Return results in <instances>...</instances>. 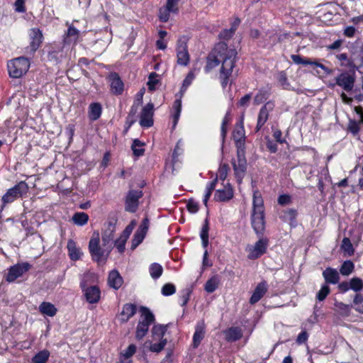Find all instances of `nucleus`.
<instances>
[{
	"instance_id": "nucleus-57",
	"label": "nucleus",
	"mask_w": 363,
	"mask_h": 363,
	"mask_svg": "<svg viewBox=\"0 0 363 363\" xmlns=\"http://www.w3.org/2000/svg\"><path fill=\"white\" fill-rule=\"evenodd\" d=\"M194 79V74L190 72L188 74V75L186 77V78L183 81V84L181 89V92H184L186 89V88L191 84Z\"/></svg>"
},
{
	"instance_id": "nucleus-14",
	"label": "nucleus",
	"mask_w": 363,
	"mask_h": 363,
	"mask_svg": "<svg viewBox=\"0 0 363 363\" xmlns=\"http://www.w3.org/2000/svg\"><path fill=\"white\" fill-rule=\"evenodd\" d=\"M136 225V221L133 220L125 227L120 237L113 241V247H116L120 253H123L125 249V243Z\"/></svg>"
},
{
	"instance_id": "nucleus-12",
	"label": "nucleus",
	"mask_w": 363,
	"mask_h": 363,
	"mask_svg": "<svg viewBox=\"0 0 363 363\" xmlns=\"http://www.w3.org/2000/svg\"><path fill=\"white\" fill-rule=\"evenodd\" d=\"M188 38L182 36L177 40V64L182 66H186L189 62V54L187 49Z\"/></svg>"
},
{
	"instance_id": "nucleus-5",
	"label": "nucleus",
	"mask_w": 363,
	"mask_h": 363,
	"mask_svg": "<svg viewBox=\"0 0 363 363\" xmlns=\"http://www.w3.org/2000/svg\"><path fill=\"white\" fill-rule=\"evenodd\" d=\"M7 67L10 77L19 78L28 72L30 62L27 57H19L11 60Z\"/></svg>"
},
{
	"instance_id": "nucleus-32",
	"label": "nucleus",
	"mask_w": 363,
	"mask_h": 363,
	"mask_svg": "<svg viewBox=\"0 0 363 363\" xmlns=\"http://www.w3.org/2000/svg\"><path fill=\"white\" fill-rule=\"evenodd\" d=\"M208 232H209V222L208 219L206 218L202 225L200 233V237L202 241V246L206 250L208 245Z\"/></svg>"
},
{
	"instance_id": "nucleus-56",
	"label": "nucleus",
	"mask_w": 363,
	"mask_h": 363,
	"mask_svg": "<svg viewBox=\"0 0 363 363\" xmlns=\"http://www.w3.org/2000/svg\"><path fill=\"white\" fill-rule=\"evenodd\" d=\"M229 167L228 165L224 164L221 165L218 169V177L220 180L224 181L228 175Z\"/></svg>"
},
{
	"instance_id": "nucleus-48",
	"label": "nucleus",
	"mask_w": 363,
	"mask_h": 363,
	"mask_svg": "<svg viewBox=\"0 0 363 363\" xmlns=\"http://www.w3.org/2000/svg\"><path fill=\"white\" fill-rule=\"evenodd\" d=\"M330 289L329 286L327 284H324L322 286L321 289L317 293L316 298L319 301H322L325 300V298L330 294Z\"/></svg>"
},
{
	"instance_id": "nucleus-41",
	"label": "nucleus",
	"mask_w": 363,
	"mask_h": 363,
	"mask_svg": "<svg viewBox=\"0 0 363 363\" xmlns=\"http://www.w3.org/2000/svg\"><path fill=\"white\" fill-rule=\"evenodd\" d=\"M297 211L294 208L288 209L284 212V218L290 222L291 226H295L296 222Z\"/></svg>"
},
{
	"instance_id": "nucleus-26",
	"label": "nucleus",
	"mask_w": 363,
	"mask_h": 363,
	"mask_svg": "<svg viewBox=\"0 0 363 363\" xmlns=\"http://www.w3.org/2000/svg\"><path fill=\"white\" fill-rule=\"evenodd\" d=\"M137 311L136 306L132 303H126L123 306L122 311L120 314L121 321L126 323L131 317H133Z\"/></svg>"
},
{
	"instance_id": "nucleus-54",
	"label": "nucleus",
	"mask_w": 363,
	"mask_h": 363,
	"mask_svg": "<svg viewBox=\"0 0 363 363\" xmlns=\"http://www.w3.org/2000/svg\"><path fill=\"white\" fill-rule=\"evenodd\" d=\"M179 0H167L166 7L168 11L176 13L178 12V2Z\"/></svg>"
},
{
	"instance_id": "nucleus-64",
	"label": "nucleus",
	"mask_w": 363,
	"mask_h": 363,
	"mask_svg": "<svg viewBox=\"0 0 363 363\" xmlns=\"http://www.w3.org/2000/svg\"><path fill=\"white\" fill-rule=\"evenodd\" d=\"M60 52H62V50H60V48L55 50V49H54V48H52V50L49 51V52H48L49 60L57 61L58 60V54Z\"/></svg>"
},
{
	"instance_id": "nucleus-7",
	"label": "nucleus",
	"mask_w": 363,
	"mask_h": 363,
	"mask_svg": "<svg viewBox=\"0 0 363 363\" xmlns=\"http://www.w3.org/2000/svg\"><path fill=\"white\" fill-rule=\"evenodd\" d=\"M117 222L118 217L115 213H113L108 216L106 222L104 223L101 233V240L102 242H104L105 245H113V240L114 233L116 229Z\"/></svg>"
},
{
	"instance_id": "nucleus-35",
	"label": "nucleus",
	"mask_w": 363,
	"mask_h": 363,
	"mask_svg": "<svg viewBox=\"0 0 363 363\" xmlns=\"http://www.w3.org/2000/svg\"><path fill=\"white\" fill-rule=\"evenodd\" d=\"M50 353L48 350H43L35 354L32 358V363H46Z\"/></svg>"
},
{
	"instance_id": "nucleus-43",
	"label": "nucleus",
	"mask_w": 363,
	"mask_h": 363,
	"mask_svg": "<svg viewBox=\"0 0 363 363\" xmlns=\"http://www.w3.org/2000/svg\"><path fill=\"white\" fill-rule=\"evenodd\" d=\"M335 306L336 308L337 311L341 315L344 316H347L350 311V307L349 305L345 304L342 302H335Z\"/></svg>"
},
{
	"instance_id": "nucleus-31",
	"label": "nucleus",
	"mask_w": 363,
	"mask_h": 363,
	"mask_svg": "<svg viewBox=\"0 0 363 363\" xmlns=\"http://www.w3.org/2000/svg\"><path fill=\"white\" fill-rule=\"evenodd\" d=\"M220 277L218 275H214L210 278L205 284L204 289L208 293H213L215 291L220 284Z\"/></svg>"
},
{
	"instance_id": "nucleus-3",
	"label": "nucleus",
	"mask_w": 363,
	"mask_h": 363,
	"mask_svg": "<svg viewBox=\"0 0 363 363\" xmlns=\"http://www.w3.org/2000/svg\"><path fill=\"white\" fill-rule=\"evenodd\" d=\"M237 52L233 49L223 51L220 77L221 79V85L225 88L228 83V78L230 76L235 64V57Z\"/></svg>"
},
{
	"instance_id": "nucleus-34",
	"label": "nucleus",
	"mask_w": 363,
	"mask_h": 363,
	"mask_svg": "<svg viewBox=\"0 0 363 363\" xmlns=\"http://www.w3.org/2000/svg\"><path fill=\"white\" fill-rule=\"evenodd\" d=\"M39 311L41 313L52 317L57 313V308L55 306L48 302H43L39 306Z\"/></svg>"
},
{
	"instance_id": "nucleus-2",
	"label": "nucleus",
	"mask_w": 363,
	"mask_h": 363,
	"mask_svg": "<svg viewBox=\"0 0 363 363\" xmlns=\"http://www.w3.org/2000/svg\"><path fill=\"white\" fill-rule=\"evenodd\" d=\"M112 249L113 245H105L104 242L101 247L99 234H93L89 242V250L94 261L98 263L106 261Z\"/></svg>"
},
{
	"instance_id": "nucleus-4",
	"label": "nucleus",
	"mask_w": 363,
	"mask_h": 363,
	"mask_svg": "<svg viewBox=\"0 0 363 363\" xmlns=\"http://www.w3.org/2000/svg\"><path fill=\"white\" fill-rule=\"evenodd\" d=\"M140 311L141 315L135 332V337L137 340H141L145 336L150 325L155 321V315L149 308L141 306Z\"/></svg>"
},
{
	"instance_id": "nucleus-1",
	"label": "nucleus",
	"mask_w": 363,
	"mask_h": 363,
	"mask_svg": "<svg viewBox=\"0 0 363 363\" xmlns=\"http://www.w3.org/2000/svg\"><path fill=\"white\" fill-rule=\"evenodd\" d=\"M252 224L258 240L251 248V259H257L267 252L269 239L264 236L265 230L264 201L258 191L253 194V215Z\"/></svg>"
},
{
	"instance_id": "nucleus-10",
	"label": "nucleus",
	"mask_w": 363,
	"mask_h": 363,
	"mask_svg": "<svg viewBox=\"0 0 363 363\" xmlns=\"http://www.w3.org/2000/svg\"><path fill=\"white\" fill-rule=\"evenodd\" d=\"M29 38L30 44L26 48V52L30 56H33L43 43V35L39 28H33L30 30Z\"/></svg>"
},
{
	"instance_id": "nucleus-29",
	"label": "nucleus",
	"mask_w": 363,
	"mask_h": 363,
	"mask_svg": "<svg viewBox=\"0 0 363 363\" xmlns=\"http://www.w3.org/2000/svg\"><path fill=\"white\" fill-rule=\"evenodd\" d=\"M102 107L99 103H91L89 106L88 115L91 121H94L99 119L101 115Z\"/></svg>"
},
{
	"instance_id": "nucleus-33",
	"label": "nucleus",
	"mask_w": 363,
	"mask_h": 363,
	"mask_svg": "<svg viewBox=\"0 0 363 363\" xmlns=\"http://www.w3.org/2000/svg\"><path fill=\"white\" fill-rule=\"evenodd\" d=\"M67 249L69 251V255L72 260H78L81 257V252L79 248L77 247L75 242L69 240L67 242Z\"/></svg>"
},
{
	"instance_id": "nucleus-50",
	"label": "nucleus",
	"mask_w": 363,
	"mask_h": 363,
	"mask_svg": "<svg viewBox=\"0 0 363 363\" xmlns=\"http://www.w3.org/2000/svg\"><path fill=\"white\" fill-rule=\"evenodd\" d=\"M167 328L162 325H156L152 329V333L154 336L162 338L166 333Z\"/></svg>"
},
{
	"instance_id": "nucleus-6",
	"label": "nucleus",
	"mask_w": 363,
	"mask_h": 363,
	"mask_svg": "<svg viewBox=\"0 0 363 363\" xmlns=\"http://www.w3.org/2000/svg\"><path fill=\"white\" fill-rule=\"evenodd\" d=\"M28 190V186L25 182H21L13 187L9 189L6 193L2 196V205L1 211L7 204L13 202L16 199L21 197L23 194H26Z\"/></svg>"
},
{
	"instance_id": "nucleus-39",
	"label": "nucleus",
	"mask_w": 363,
	"mask_h": 363,
	"mask_svg": "<svg viewBox=\"0 0 363 363\" xmlns=\"http://www.w3.org/2000/svg\"><path fill=\"white\" fill-rule=\"evenodd\" d=\"M72 220L77 225H84L89 220V216L84 212H79L74 214Z\"/></svg>"
},
{
	"instance_id": "nucleus-36",
	"label": "nucleus",
	"mask_w": 363,
	"mask_h": 363,
	"mask_svg": "<svg viewBox=\"0 0 363 363\" xmlns=\"http://www.w3.org/2000/svg\"><path fill=\"white\" fill-rule=\"evenodd\" d=\"M173 109H174V114H173V125L172 128H175L178 121L179 119L180 113L182 111V100L181 99H177L174 101L173 104Z\"/></svg>"
},
{
	"instance_id": "nucleus-13",
	"label": "nucleus",
	"mask_w": 363,
	"mask_h": 363,
	"mask_svg": "<svg viewBox=\"0 0 363 363\" xmlns=\"http://www.w3.org/2000/svg\"><path fill=\"white\" fill-rule=\"evenodd\" d=\"M30 267L31 265L28 262L18 263L11 266L6 276V281L9 283L13 282L16 279L23 277Z\"/></svg>"
},
{
	"instance_id": "nucleus-16",
	"label": "nucleus",
	"mask_w": 363,
	"mask_h": 363,
	"mask_svg": "<svg viewBox=\"0 0 363 363\" xmlns=\"http://www.w3.org/2000/svg\"><path fill=\"white\" fill-rule=\"evenodd\" d=\"M149 219L147 217L143 220L133 235L131 245L132 249L136 248L143 241L149 228Z\"/></svg>"
},
{
	"instance_id": "nucleus-44",
	"label": "nucleus",
	"mask_w": 363,
	"mask_h": 363,
	"mask_svg": "<svg viewBox=\"0 0 363 363\" xmlns=\"http://www.w3.org/2000/svg\"><path fill=\"white\" fill-rule=\"evenodd\" d=\"M277 79L280 85L284 89L289 90L291 89V85L288 81L286 74L282 71L278 74Z\"/></svg>"
},
{
	"instance_id": "nucleus-37",
	"label": "nucleus",
	"mask_w": 363,
	"mask_h": 363,
	"mask_svg": "<svg viewBox=\"0 0 363 363\" xmlns=\"http://www.w3.org/2000/svg\"><path fill=\"white\" fill-rule=\"evenodd\" d=\"M145 145L144 143H142L138 139H135L131 145V149L133 150L134 156L138 157L144 155L145 149L143 146Z\"/></svg>"
},
{
	"instance_id": "nucleus-60",
	"label": "nucleus",
	"mask_w": 363,
	"mask_h": 363,
	"mask_svg": "<svg viewBox=\"0 0 363 363\" xmlns=\"http://www.w3.org/2000/svg\"><path fill=\"white\" fill-rule=\"evenodd\" d=\"M169 13H172L170 11H168L167 7L164 10H160V20L162 22H167L169 19Z\"/></svg>"
},
{
	"instance_id": "nucleus-40",
	"label": "nucleus",
	"mask_w": 363,
	"mask_h": 363,
	"mask_svg": "<svg viewBox=\"0 0 363 363\" xmlns=\"http://www.w3.org/2000/svg\"><path fill=\"white\" fill-rule=\"evenodd\" d=\"M354 269V263L350 260H347L342 264L340 268V272L343 276H349L350 274L352 273Z\"/></svg>"
},
{
	"instance_id": "nucleus-8",
	"label": "nucleus",
	"mask_w": 363,
	"mask_h": 363,
	"mask_svg": "<svg viewBox=\"0 0 363 363\" xmlns=\"http://www.w3.org/2000/svg\"><path fill=\"white\" fill-rule=\"evenodd\" d=\"M233 169L238 182L240 183L245 174L247 170V160L245 155L244 148H242V143L239 142L237 150V160L233 162Z\"/></svg>"
},
{
	"instance_id": "nucleus-22",
	"label": "nucleus",
	"mask_w": 363,
	"mask_h": 363,
	"mask_svg": "<svg viewBox=\"0 0 363 363\" xmlns=\"http://www.w3.org/2000/svg\"><path fill=\"white\" fill-rule=\"evenodd\" d=\"M233 196V189L228 184V186H225L223 189L216 190L214 199L218 201H227L231 199Z\"/></svg>"
},
{
	"instance_id": "nucleus-19",
	"label": "nucleus",
	"mask_w": 363,
	"mask_h": 363,
	"mask_svg": "<svg viewBox=\"0 0 363 363\" xmlns=\"http://www.w3.org/2000/svg\"><path fill=\"white\" fill-rule=\"evenodd\" d=\"M291 58L293 60V62L296 65H313L316 67L321 68L325 74L331 73V69L325 67L324 65L320 63L317 60H312L310 58H303L299 55H291Z\"/></svg>"
},
{
	"instance_id": "nucleus-27",
	"label": "nucleus",
	"mask_w": 363,
	"mask_h": 363,
	"mask_svg": "<svg viewBox=\"0 0 363 363\" xmlns=\"http://www.w3.org/2000/svg\"><path fill=\"white\" fill-rule=\"evenodd\" d=\"M205 325L203 322L199 323L195 329L193 336V347L196 348L204 337Z\"/></svg>"
},
{
	"instance_id": "nucleus-38",
	"label": "nucleus",
	"mask_w": 363,
	"mask_h": 363,
	"mask_svg": "<svg viewBox=\"0 0 363 363\" xmlns=\"http://www.w3.org/2000/svg\"><path fill=\"white\" fill-rule=\"evenodd\" d=\"M149 272L153 279H157L162 274L163 267L158 263H152L149 267Z\"/></svg>"
},
{
	"instance_id": "nucleus-24",
	"label": "nucleus",
	"mask_w": 363,
	"mask_h": 363,
	"mask_svg": "<svg viewBox=\"0 0 363 363\" xmlns=\"http://www.w3.org/2000/svg\"><path fill=\"white\" fill-rule=\"evenodd\" d=\"M79 38V30L73 26H69L64 38V43L75 45Z\"/></svg>"
},
{
	"instance_id": "nucleus-52",
	"label": "nucleus",
	"mask_w": 363,
	"mask_h": 363,
	"mask_svg": "<svg viewBox=\"0 0 363 363\" xmlns=\"http://www.w3.org/2000/svg\"><path fill=\"white\" fill-rule=\"evenodd\" d=\"M230 111H228L226 113L224 118L223 119V121H222V124H221V135L223 137V139L225 138L226 133H227L226 125L230 122V121L231 119L230 117Z\"/></svg>"
},
{
	"instance_id": "nucleus-20",
	"label": "nucleus",
	"mask_w": 363,
	"mask_h": 363,
	"mask_svg": "<svg viewBox=\"0 0 363 363\" xmlns=\"http://www.w3.org/2000/svg\"><path fill=\"white\" fill-rule=\"evenodd\" d=\"M274 104L272 101H267L260 109L256 130L258 131L268 119L269 112L274 109Z\"/></svg>"
},
{
	"instance_id": "nucleus-51",
	"label": "nucleus",
	"mask_w": 363,
	"mask_h": 363,
	"mask_svg": "<svg viewBox=\"0 0 363 363\" xmlns=\"http://www.w3.org/2000/svg\"><path fill=\"white\" fill-rule=\"evenodd\" d=\"M167 344L166 339H162L160 342L154 343L150 346V350L154 352H161Z\"/></svg>"
},
{
	"instance_id": "nucleus-59",
	"label": "nucleus",
	"mask_w": 363,
	"mask_h": 363,
	"mask_svg": "<svg viewBox=\"0 0 363 363\" xmlns=\"http://www.w3.org/2000/svg\"><path fill=\"white\" fill-rule=\"evenodd\" d=\"M136 351V347L135 345H130L128 348L124 351L123 355L125 358L128 359L132 357Z\"/></svg>"
},
{
	"instance_id": "nucleus-11",
	"label": "nucleus",
	"mask_w": 363,
	"mask_h": 363,
	"mask_svg": "<svg viewBox=\"0 0 363 363\" xmlns=\"http://www.w3.org/2000/svg\"><path fill=\"white\" fill-rule=\"evenodd\" d=\"M87 275H85L80 282V286L84 292L86 300L89 303H96L99 302L101 297V291L96 286H89L87 280L86 279Z\"/></svg>"
},
{
	"instance_id": "nucleus-28",
	"label": "nucleus",
	"mask_w": 363,
	"mask_h": 363,
	"mask_svg": "<svg viewBox=\"0 0 363 363\" xmlns=\"http://www.w3.org/2000/svg\"><path fill=\"white\" fill-rule=\"evenodd\" d=\"M108 283L110 287L118 289L123 284V278L117 270L111 271L108 277Z\"/></svg>"
},
{
	"instance_id": "nucleus-30",
	"label": "nucleus",
	"mask_w": 363,
	"mask_h": 363,
	"mask_svg": "<svg viewBox=\"0 0 363 363\" xmlns=\"http://www.w3.org/2000/svg\"><path fill=\"white\" fill-rule=\"evenodd\" d=\"M225 340L228 342H235L242 337V330L238 327H232L225 332Z\"/></svg>"
},
{
	"instance_id": "nucleus-49",
	"label": "nucleus",
	"mask_w": 363,
	"mask_h": 363,
	"mask_svg": "<svg viewBox=\"0 0 363 363\" xmlns=\"http://www.w3.org/2000/svg\"><path fill=\"white\" fill-rule=\"evenodd\" d=\"M176 292V287L173 284H165L162 288V294L165 296H171Z\"/></svg>"
},
{
	"instance_id": "nucleus-58",
	"label": "nucleus",
	"mask_w": 363,
	"mask_h": 363,
	"mask_svg": "<svg viewBox=\"0 0 363 363\" xmlns=\"http://www.w3.org/2000/svg\"><path fill=\"white\" fill-rule=\"evenodd\" d=\"M15 11L18 13H24L26 11L25 1L16 0L14 4Z\"/></svg>"
},
{
	"instance_id": "nucleus-9",
	"label": "nucleus",
	"mask_w": 363,
	"mask_h": 363,
	"mask_svg": "<svg viewBox=\"0 0 363 363\" xmlns=\"http://www.w3.org/2000/svg\"><path fill=\"white\" fill-rule=\"evenodd\" d=\"M227 44L224 42H220L216 45L213 50L208 55L207 57V64L206 65V70L210 71L213 68L218 66L221 62L223 51H226Z\"/></svg>"
},
{
	"instance_id": "nucleus-17",
	"label": "nucleus",
	"mask_w": 363,
	"mask_h": 363,
	"mask_svg": "<svg viewBox=\"0 0 363 363\" xmlns=\"http://www.w3.org/2000/svg\"><path fill=\"white\" fill-rule=\"evenodd\" d=\"M154 105L148 103L140 113V125L143 128H150L153 125Z\"/></svg>"
},
{
	"instance_id": "nucleus-46",
	"label": "nucleus",
	"mask_w": 363,
	"mask_h": 363,
	"mask_svg": "<svg viewBox=\"0 0 363 363\" xmlns=\"http://www.w3.org/2000/svg\"><path fill=\"white\" fill-rule=\"evenodd\" d=\"M350 287L354 291H359L363 288V281L358 277H354L350 281Z\"/></svg>"
},
{
	"instance_id": "nucleus-61",
	"label": "nucleus",
	"mask_w": 363,
	"mask_h": 363,
	"mask_svg": "<svg viewBox=\"0 0 363 363\" xmlns=\"http://www.w3.org/2000/svg\"><path fill=\"white\" fill-rule=\"evenodd\" d=\"M234 33H235L230 28L225 29L219 33V37L223 40H228L233 35Z\"/></svg>"
},
{
	"instance_id": "nucleus-23",
	"label": "nucleus",
	"mask_w": 363,
	"mask_h": 363,
	"mask_svg": "<svg viewBox=\"0 0 363 363\" xmlns=\"http://www.w3.org/2000/svg\"><path fill=\"white\" fill-rule=\"evenodd\" d=\"M323 277L326 284H336L340 280L338 272L335 269L331 267H327L323 272Z\"/></svg>"
},
{
	"instance_id": "nucleus-47",
	"label": "nucleus",
	"mask_w": 363,
	"mask_h": 363,
	"mask_svg": "<svg viewBox=\"0 0 363 363\" xmlns=\"http://www.w3.org/2000/svg\"><path fill=\"white\" fill-rule=\"evenodd\" d=\"M342 249L344 252H347L349 255L354 253V248L348 238H344L342 241Z\"/></svg>"
},
{
	"instance_id": "nucleus-25",
	"label": "nucleus",
	"mask_w": 363,
	"mask_h": 363,
	"mask_svg": "<svg viewBox=\"0 0 363 363\" xmlns=\"http://www.w3.org/2000/svg\"><path fill=\"white\" fill-rule=\"evenodd\" d=\"M267 291V284L266 281L260 282L255 289L251 296V304L259 301Z\"/></svg>"
},
{
	"instance_id": "nucleus-21",
	"label": "nucleus",
	"mask_w": 363,
	"mask_h": 363,
	"mask_svg": "<svg viewBox=\"0 0 363 363\" xmlns=\"http://www.w3.org/2000/svg\"><path fill=\"white\" fill-rule=\"evenodd\" d=\"M108 79L111 91L116 95L121 94L124 89V84L118 74L116 72H112L110 74Z\"/></svg>"
},
{
	"instance_id": "nucleus-15",
	"label": "nucleus",
	"mask_w": 363,
	"mask_h": 363,
	"mask_svg": "<svg viewBox=\"0 0 363 363\" xmlns=\"http://www.w3.org/2000/svg\"><path fill=\"white\" fill-rule=\"evenodd\" d=\"M143 196L140 190H130L126 196L125 210L128 212L135 213L139 204V199Z\"/></svg>"
},
{
	"instance_id": "nucleus-18",
	"label": "nucleus",
	"mask_w": 363,
	"mask_h": 363,
	"mask_svg": "<svg viewBox=\"0 0 363 363\" xmlns=\"http://www.w3.org/2000/svg\"><path fill=\"white\" fill-rule=\"evenodd\" d=\"M336 84L342 87L346 91H350L353 87L355 81L354 74L349 72H343L339 74L336 78Z\"/></svg>"
},
{
	"instance_id": "nucleus-53",
	"label": "nucleus",
	"mask_w": 363,
	"mask_h": 363,
	"mask_svg": "<svg viewBox=\"0 0 363 363\" xmlns=\"http://www.w3.org/2000/svg\"><path fill=\"white\" fill-rule=\"evenodd\" d=\"M157 76V74L155 72H152L149 75L147 86L151 91L155 90V85L158 83V80L156 79Z\"/></svg>"
},
{
	"instance_id": "nucleus-42",
	"label": "nucleus",
	"mask_w": 363,
	"mask_h": 363,
	"mask_svg": "<svg viewBox=\"0 0 363 363\" xmlns=\"http://www.w3.org/2000/svg\"><path fill=\"white\" fill-rule=\"evenodd\" d=\"M244 136V129L243 127L240 126L236 128L233 132V138L236 143L237 150L238 149V143L239 142L242 143V148H244V140L242 138Z\"/></svg>"
},
{
	"instance_id": "nucleus-55",
	"label": "nucleus",
	"mask_w": 363,
	"mask_h": 363,
	"mask_svg": "<svg viewBox=\"0 0 363 363\" xmlns=\"http://www.w3.org/2000/svg\"><path fill=\"white\" fill-rule=\"evenodd\" d=\"M186 208H187V210L191 213H196L199 209L198 202L195 201L194 199L189 200V201L186 204Z\"/></svg>"
},
{
	"instance_id": "nucleus-62",
	"label": "nucleus",
	"mask_w": 363,
	"mask_h": 363,
	"mask_svg": "<svg viewBox=\"0 0 363 363\" xmlns=\"http://www.w3.org/2000/svg\"><path fill=\"white\" fill-rule=\"evenodd\" d=\"M291 201V196L288 194L280 195L278 198V203L280 205H286L290 203Z\"/></svg>"
},
{
	"instance_id": "nucleus-45",
	"label": "nucleus",
	"mask_w": 363,
	"mask_h": 363,
	"mask_svg": "<svg viewBox=\"0 0 363 363\" xmlns=\"http://www.w3.org/2000/svg\"><path fill=\"white\" fill-rule=\"evenodd\" d=\"M269 94L267 90H260L255 96L254 103L255 104H260L265 101L269 98Z\"/></svg>"
},
{
	"instance_id": "nucleus-63",
	"label": "nucleus",
	"mask_w": 363,
	"mask_h": 363,
	"mask_svg": "<svg viewBox=\"0 0 363 363\" xmlns=\"http://www.w3.org/2000/svg\"><path fill=\"white\" fill-rule=\"evenodd\" d=\"M308 338V334L306 330L302 331L301 333L298 334L296 342L298 344H303L305 343Z\"/></svg>"
}]
</instances>
